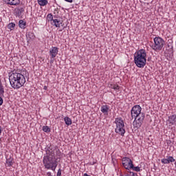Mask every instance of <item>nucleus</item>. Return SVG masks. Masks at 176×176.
Returning <instances> with one entry per match:
<instances>
[{
	"instance_id": "c85d7f7f",
	"label": "nucleus",
	"mask_w": 176,
	"mask_h": 176,
	"mask_svg": "<svg viewBox=\"0 0 176 176\" xmlns=\"http://www.w3.org/2000/svg\"><path fill=\"white\" fill-rule=\"evenodd\" d=\"M162 163H163V164H170V163L168 162V160L167 159H162L161 160Z\"/></svg>"
},
{
	"instance_id": "9b49d317",
	"label": "nucleus",
	"mask_w": 176,
	"mask_h": 176,
	"mask_svg": "<svg viewBox=\"0 0 176 176\" xmlns=\"http://www.w3.org/2000/svg\"><path fill=\"white\" fill-rule=\"evenodd\" d=\"M7 5H11L12 6H17L20 5V0H3Z\"/></svg>"
},
{
	"instance_id": "a878e982",
	"label": "nucleus",
	"mask_w": 176,
	"mask_h": 176,
	"mask_svg": "<svg viewBox=\"0 0 176 176\" xmlns=\"http://www.w3.org/2000/svg\"><path fill=\"white\" fill-rule=\"evenodd\" d=\"M24 12V8H21L17 10L16 11V14H18V16H21V13H23Z\"/></svg>"
},
{
	"instance_id": "5701e85b",
	"label": "nucleus",
	"mask_w": 176,
	"mask_h": 176,
	"mask_svg": "<svg viewBox=\"0 0 176 176\" xmlns=\"http://www.w3.org/2000/svg\"><path fill=\"white\" fill-rule=\"evenodd\" d=\"M131 170L136 171L137 173L141 171V168H140V166H134V164H133V167L131 168Z\"/></svg>"
},
{
	"instance_id": "9d476101",
	"label": "nucleus",
	"mask_w": 176,
	"mask_h": 176,
	"mask_svg": "<svg viewBox=\"0 0 176 176\" xmlns=\"http://www.w3.org/2000/svg\"><path fill=\"white\" fill-rule=\"evenodd\" d=\"M166 122L168 126H174V124H176V115L170 116Z\"/></svg>"
},
{
	"instance_id": "cd10ccee",
	"label": "nucleus",
	"mask_w": 176,
	"mask_h": 176,
	"mask_svg": "<svg viewBox=\"0 0 176 176\" xmlns=\"http://www.w3.org/2000/svg\"><path fill=\"white\" fill-rule=\"evenodd\" d=\"M47 17L49 19V21L53 22V20H54V19H53V14H48Z\"/></svg>"
},
{
	"instance_id": "f257e3e1",
	"label": "nucleus",
	"mask_w": 176,
	"mask_h": 176,
	"mask_svg": "<svg viewBox=\"0 0 176 176\" xmlns=\"http://www.w3.org/2000/svg\"><path fill=\"white\" fill-rule=\"evenodd\" d=\"M9 80L12 88L17 90L24 86L25 76L19 71L13 70L9 74Z\"/></svg>"
},
{
	"instance_id": "2eb2a0df",
	"label": "nucleus",
	"mask_w": 176,
	"mask_h": 176,
	"mask_svg": "<svg viewBox=\"0 0 176 176\" xmlns=\"http://www.w3.org/2000/svg\"><path fill=\"white\" fill-rule=\"evenodd\" d=\"M26 38L28 42H30V41H34L35 39V35H34V33L32 32H28L26 34Z\"/></svg>"
},
{
	"instance_id": "aec40b11",
	"label": "nucleus",
	"mask_w": 176,
	"mask_h": 176,
	"mask_svg": "<svg viewBox=\"0 0 176 176\" xmlns=\"http://www.w3.org/2000/svg\"><path fill=\"white\" fill-rule=\"evenodd\" d=\"M109 87L113 89V90H119V89H120L118 84H109Z\"/></svg>"
},
{
	"instance_id": "dca6fc26",
	"label": "nucleus",
	"mask_w": 176,
	"mask_h": 176,
	"mask_svg": "<svg viewBox=\"0 0 176 176\" xmlns=\"http://www.w3.org/2000/svg\"><path fill=\"white\" fill-rule=\"evenodd\" d=\"M64 122L67 126H71V124H72V120H71L69 117H65Z\"/></svg>"
},
{
	"instance_id": "7c9ffc66",
	"label": "nucleus",
	"mask_w": 176,
	"mask_h": 176,
	"mask_svg": "<svg viewBox=\"0 0 176 176\" xmlns=\"http://www.w3.org/2000/svg\"><path fill=\"white\" fill-rule=\"evenodd\" d=\"M56 176H61V169H58Z\"/></svg>"
},
{
	"instance_id": "0eeeda50",
	"label": "nucleus",
	"mask_w": 176,
	"mask_h": 176,
	"mask_svg": "<svg viewBox=\"0 0 176 176\" xmlns=\"http://www.w3.org/2000/svg\"><path fill=\"white\" fill-rule=\"evenodd\" d=\"M142 108L140 105H135L132 107L131 110L132 119H137V116L142 113Z\"/></svg>"
},
{
	"instance_id": "f03ea898",
	"label": "nucleus",
	"mask_w": 176,
	"mask_h": 176,
	"mask_svg": "<svg viewBox=\"0 0 176 176\" xmlns=\"http://www.w3.org/2000/svg\"><path fill=\"white\" fill-rule=\"evenodd\" d=\"M134 63L138 68H144L146 65V51L144 49L139 50L135 53Z\"/></svg>"
},
{
	"instance_id": "473e14b6",
	"label": "nucleus",
	"mask_w": 176,
	"mask_h": 176,
	"mask_svg": "<svg viewBox=\"0 0 176 176\" xmlns=\"http://www.w3.org/2000/svg\"><path fill=\"white\" fill-rule=\"evenodd\" d=\"M47 174L48 176H52V173H50V172H48Z\"/></svg>"
},
{
	"instance_id": "1a4fd4ad",
	"label": "nucleus",
	"mask_w": 176,
	"mask_h": 176,
	"mask_svg": "<svg viewBox=\"0 0 176 176\" xmlns=\"http://www.w3.org/2000/svg\"><path fill=\"white\" fill-rule=\"evenodd\" d=\"M58 54V47H52L50 50V56L51 58H55V57Z\"/></svg>"
},
{
	"instance_id": "412c9836",
	"label": "nucleus",
	"mask_w": 176,
	"mask_h": 176,
	"mask_svg": "<svg viewBox=\"0 0 176 176\" xmlns=\"http://www.w3.org/2000/svg\"><path fill=\"white\" fill-rule=\"evenodd\" d=\"M38 3L40 6H46L48 3L47 0H38Z\"/></svg>"
},
{
	"instance_id": "bb28decb",
	"label": "nucleus",
	"mask_w": 176,
	"mask_h": 176,
	"mask_svg": "<svg viewBox=\"0 0 176 176\" xmlns=\"http://www.w3.org/2000/svg\"><path fill=\"white\" fill-rule=\"evenodd\" d=\"M167 159L169 163H174V162H175V159H174V157H173L172 156L168 157Z\"/></svg>"
},
{
	"instance_id": "4468645a",
	"label": "nucleus",
	"mask_w": 176,
	"mask_h": 176,
	"mask_svg": "<svg viewBox=\"0 0 176 176\" xmlns=\"http://www.w3.org/2000/svg\"><path fill=\"white\" fill-rule=\"evenodd\" d=\"M47 156H50V157H54V149L53 148L50 147L49 148L47 149L46 151Z\"/></svg>"
},
{
	"instance_id": "39448f33",
	"label": "nucleus",
	"mask_w": 176,
	"mask_h": 176,
	"mask_svg": "<svg viewBox=\"0 0 176 176\" xmlns=\"http://www.w3.org/2000/svg\"><path fill=\"white\" fill-rule=\"evenodd\" d=\"M154 44L151 45V48L153 50H155V52H160L163 47H164V40L162 38V37H155L153 39Z\"/></svg>"
},
{
	"instance_id": "393cba45",
	"label": "nucleus",
	"mask_w": 176,
	"mask_h": 176,
	"mask_svg": "<svg viewBox=\"0 0 176 176\" xmlns=\"http://www.w3.org/2000/svg\"><path fill=\"white\" fill-rule=\"evenodd\" d=\"M6 164L8 167H12V166H13V161H12L10 159L7 160Z\"/></svg>"
},
{
	"instance_id": "f8f14e48",
	"label": "nucleus",
	"mask_w": 176,
	"mask_h": 176,
	"mask_svg": "<svg viewBox=\"0 0 176 176\" xmlns=\"http://www.w3.org/2000/svg\"><path fill=\"white\" fill-rule=\"evenodd\" d=\"M100 111L104 115H108L109 112V106L105 104L101 107Z\"/></svg>"
},
{
	"instance_id": "6ab92c4d",
	"label": "nucleus",
	"mask_w": 176,
	"mask_h": 176,
	"mask_svg": "<svg viewBox=\"0 0 176 176\" xmlns=\"http://www.w3.org/2000/svg\"><path fill=\"white\" fill-rule=\"evenodd\" d=\"M5 88L2 85V82H0V97H5Z\"/></svg>"
},
{
	"instance_id": "4be33fe9",
	"label": "nucleus",
	"mask_w": 176,
	"mask_h": 176,
	"mask_svg": "<svg viewBox=\"0 0 176 176\" xmlns=\"http://www.w3.org/2000/svg\"><path fill=\"white\" fill-rule=\"evenodd\" d=\"M16 27V24L14 23H10L8 25V30H10V31H13L14 30V28Z\"/></svg>"
},
{
	"instance_id": "6e6552de",
	"label": "nucleus",
	"mask_w": 176,
	"mask_h": 176,
	"mask_svg": "<svg viewBox=\"0 0 176 176\" xmlns=\"http://www.w3.org/2000/svg\"><path fill=\"white\" fill-rule=\"evenodd\" d=\"M122 166L126 170H131L133 167V161L129 157H123L122 160Z\"/></svg>"
},
{
	"instance_id": "c756f323",
	"label": "nucleus",
	"mask_w": 176,
	"mask_h": 176,
	"mask_svg": "<svg viewBox=\"0 0 176 176\" xmlns=\"http://www.w3.org/2000/svg\"><path fill=\"white\" fill-rule=\"evenodd\" d=\"M2 97L4 96H0V107L3 104V99H2Z\"/></svg>"
},
{
	"instance_id": "a211bd4d",
	"label": "nucleus",
	"mask_w": 176,
	"mask_h": 176,
	"mask_svg": "<svg viewBox=\"0 0 176 176\" xmlns=\"http://www.w3.org/2000/svg\"><path fill=\"white\" fill-rule=\"evenodd\" d=\"M19 25L20 28L24 30L25 28V25H27V23L23 20H20L19 22Z\"/></svg>"
},
{
	"instance_id": "2f4dec72",
	"label": "nucleus",
	"mask_w": 176,
	"mask_h": 176,
	"mask_svg": "<svg viewBox=\"0 0 176 176\" xmlns=\"http://www.w3.org/2000/svg\"><path fill=\"white\" fill-rule=\"evenodd\" d=\"M66 2H69V3H72L74 0H65Z\"/></svg>"
},
{
	"instance_id": "20e7f679",
	"label": "nucleus",
	"mask_w": 176,
	"mask_h": 176,
	"mask_svg": "<svg viewBox=\"0 0 176 176\" xmlns=\"http://www.w3.org/2000/svg\"><path fill=\"white\" fill-rule=\"evenodd\" d=\"M114 123L116 124V128L115 129L116 133L122 135V137H124L126 129L124 128V121H123V119H122V118H117L115 119Z\"/></svg>"
},
{
	"instance_id": "f3484780",
	"label": "nucleus",
	"mask_w": 176,
	"mask_h": 176,
	"mask_svg": "<svg viewBox=\"0 0 176 176\" xmlns=\"http://www.w3.org/2000/svg\"><path fill=\"white\" fill-rule=\"evenodd\" d=\"M54 19H60V10L58 8L54 10Z\"/></svg>"
},
{
	"instance_id": "72a5a7b5",
	"label": "nucleus",
	"mask_w": 176,
	"mask_h": 176,
	"mask_svg": "<svg viewBox=\"0 0 176 176\" xmlns=\"http://www.w3.org/2000/svg\"><path fill=\"white\" fill-rule=\"evenodd\" d=\"M44 90H47V86H44Z\"/></svg>"
},
{
	"instance_id": "7ed1b4c3",
	"label": "nucleus",
	"mask_w": 176,
	"mask_h": 176,
	"mask_svg": "<svg viewBox=\"0 0 176 176\" xmlns=\"http://www.w3.org/2000/svg\"><path fill=\"white\" fill-rule=\"evenodd\" d=\"M43 163L45 168H47V170H52V171H56L58 164L55 157L45 155L43 157Z\"/></svg>"
},
{
	"instance_id": "423d86ee",
	"label": "nucleus",
	"mask_w": 176,
	"mask_h": 176,
	"mask_svg": "<svg viewBox=\"0 0 176 176\" xmlns=\"http://www.w3.org/2000/svg\"><path fill=\"white\" fill-rule=\"evenodd\" d=\"M144 119H145V113H140L139 115H138V116H136V119H135L133 122V128L140 129V127L142 126Z\"/></svg>"
},
{
	"instance_id": "b1692460",
	"label": "nucleus",
	"mask_w": 176,
	"mask_h": 176,
	"mask_svg": "<svg viewBox=\"0 0 176 176\" xmlns=\"http://www.w3.org/2000/svg\"><path fill=\"white\" fill-rule=\"evenodd\" d=\"M43 131L45 133H50V128L47 126H43Z\"/></svg>"
},
{
	"instance_id": "ddd939ff",
	"label": "nucleus",
	"mask_w": 176,
	"mask_h": 176,
	"mask_svg": "<svg viewBox=\"0 0 176 176\" xmlns=\"http://www.w3.org/2000/svg\"><path fill=\"white\" fill-rule=\"evenodd\" d=\"M51 24L54 25L56 28H60V25H61L63 23H61V21L58 20V18H55Z\"/></svg>"
}]
</instances>
